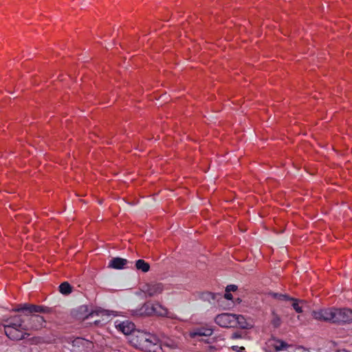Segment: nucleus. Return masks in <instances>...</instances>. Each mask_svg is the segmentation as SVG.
I'll use <instances>...</instances> for the list:
<instances>
[{
  "label": "nucleus",
  "instance_id": "9",
  "mask_svg": "<svg viewBox=\"0 0 352 352\" xmlns=\"http://www.w3.org/2000/svg\"><path fill=\"white\" fill-rule=\"evenodd\" d=\"M213 329L211 326L206 324L200 327H195L189 333V336L191 338H196L200 336H210L213 333Z\"/></svg>",
  "mask_w": 352,
  "mask_h": 352
},
{
  "label": "nucleus",
  "instance_id": "20",
  "mask_svg": "<svg viewBox=\"0 0 352 352\" xmlns=\"http://www.w3.org/2000/svg\"><path fill=\"white\" fill-rule=\"evenodd\" d=\"M59 291L64 295H68L72 292V287L67 282H63L59 285Z\"/></svg>",
  "mask_w": 352,
  "mask_h": 352
},
{
  "label": "nucleus",
  "instance_id": "29",
  "mask_svg": "<svg viewBox=\"0 0 352 352\" xmlns=\"http://www.w3.org/2000/svg\"><path fill=\"white\" fill-rule=\"evenodd\" d=\"M93 314H94V312H91V313L87 314L84 318H88L89 316L93 315Z\"/></svg>",
  "mask_w": 352,
  "mask_h": 352
},
{
  "label": "nucleus",
  "instance_id": "6",
  "mask_svg": "<svg viewBox=\"0 0 352 352\" xmlns=\"http://www.w3.org/2000/svg\"><path fill=\"white\" fill-rule=\"evenodd\" d=\"M214 322L223 328H233L236 324L234 314L230 313L218 314L214 318Z\"/></svg>",
  "mask_w": 352,
  "mask_h": 352
},
{
  "label": "nucleus",
  "instance_id": "14",
  "mask_svg": "<svg viewBox=\"0 0 352 352\" xmlns=\"http://www.w3.org/2000/svg\"><path fill=\"white\" fill-rule=\"evenodd\" d=\"M128 263V261L125 258L116 257L113 258L109 264V267L116 269L122 270L124 268V266Z\"/></svg>",
  "mask_w": 352,
  "mask_h": 352
},
{
  "label": "nucleus",
  "instance_id": "3",
  "mask_svg": "<svg viewBox=\"0 0 352 352\" xmlns=\"http://www.w3.org/2000/svg\"><path fill=\"white\" fill-rule=\"evenodd\" d=\"M148 338H153V334L144 331L137 329L133 331L132 336L130 337V344L136 349H140Z\"/></svg>",
  "mask_w": 352,
  "mask_h": 352
},
{
  "label": "nucleus",
  "instance_id": "25",
  "mask_svg": "<svg viewBox=\"0 0 352 352\" xmlns=\"http://www.w3.org/2000/svg\"><path fill=\"white\" fill-rule=\"evenodd\" d=\"M232 349L233 351L236 352H242L243 351H245V348L243 346H233Z\"/></svg>",
  "mask_w": 352,
  "mask_h": 352
},
{
  "label": "nucleus",
  "instance_id": "11",
  "mask_svg": "<svg viewBox=\"0 0 352 352\" xmlns=\"http://www.w3.org/2000/svg\"><path fill=\"white\" fill-rule=\"evenodd\" d=\"M6 325H10L15 327H21V329H28L26 325L24 324V319L23 317L21 315L14 316L7 318L6 320Z\"/></svg>",
  "mask_w": 352,
  "mask_h": 352
},
{
  "label": "nucleus",
  "instance_id": "18",
  "mask_svg": "<svg viewBox=\"0 0 352 352\" xmlns=\"http://www.w3.org/2000/svg\"><path fill=\"white\" fill-rule=\"evenodd\" d=\"M135 267L138 270L147 272L150 270V265L143 259H139L135 263Z\"/></svg>",
  "mask_w": 352,
  "mask_h": 352
},
{
  "label": "nucleus",
  "instance_id": "10",
  "mask_svg": "<svg viewBox=\"0 0 352 352\" xmlns=\"http://www.w3.org/2000/svg\"><path fill=\"white\" fill-rule=\"evenodd\" d=\"M116 327L118 331H121L124 335H130L131 336H132L133 331L137 330L135 329L134 323L129 320L120 322L118 324H116Z\"/></svg>",
  "mask_w": 352,
  "mask_h": 352
},
{
  "label": "nucleus",
  "instance_id": "28",
  "mask_svg": "<svg viewBox=\"0 0 352 352\" xmlns=\"http://www.w3.org/2000/svg\"><path fill=\"white\" fill-rule=\"evenodd\" d=\"M80 310H83L85 311H87V306H82L80 308Z\"/></svg>",
  "mask_w": 352,
  "mask_h": 352
},
{
  "label": "nucleus",
  "instance_id": "1",
  "mask_svg": "<svg viewBox=\"0 0 352 352\" xmlns=\"http://www.w3.org/2000/svg\"><path fill=\"white\" fill-rule=\"evenodd\" d=\"M16 312H23L28 314H33L35 313L41 314H51L53 311V309L44 305H37L30 303L20 304L18 305L16 308L13 309Z\"/></svg>",
  "mask_w": 352,
  "mask_h": 352
},
{
  "label": "nucleus",
  "instance_id": "26",
  "mask_svg": "<svg viewBox=\"0 0 352 352\" xmlns=\"http://www.w3.org/2000/svg\"><path fill=\"white\" fill-rule=\"evenodd\" d=\"M231 338L232 339L241 338V335L239 332H234V333H233L232 334Z\"/></svg>",
  "mask_w": 352,
  "mask_h": 352
},
{
  "label": "nucleus",
  "instance_id": "12",
  "mask_svg": "<svg viewBox=\"0 0 352 352\" xmlns=\"http://www.w3.org/2000/svg\"><path fill=\"white\" fill-rule=\"evenodd\" d=\"M267 345L269 347H272L276 352L286 349L289 346L287 342L274 338L268 340Z\"/></svg>",
  "mask_w": 352,
  "mask_h": 352
},
{
  "label": "nucleus",
  "instance_id": "15",
  "mask_svg": "<svg viewBox=\"0 0 352 352\" xmlns=\"http://www.w3.org/2000/svg\"><path fill=\"white\" fill-rule=\"evenodd\" d=\"M30 320L33 323L30 327L34 329L42 328L44 323L45 322V320L43 316L36 314L31 316Z\"/></svg>",
  "mask_w": 352,
  "mask_h": 352
},
{
  "label": "nucleus",
  "instance_id": "30",
  "mask_svg": "<svg viewBox=\"0 0 352 352\" xmlns=\"http://www.w3.org/2000/svg\"><path fill=\"white\" fill-rule=\"evenodd\" d=\"M100 322V320H96L94 322V323L96 324V325H98V324Z\"/></svg>",
  "mask_w": 352,
  "mask_h": 352
},
{
  "label": "nucleus",
  "instance_id": "23",
  "mask_svg": "<svg viewBox=\"0 0 352 352\" xmlns=\"http://www.w3.org/2000/svg\"><path fill=\"white\" fill-rule=\"evenodd\" d=\"M85 342V339H82L81 338H76V339H74L72 341V346H73V347H76V346L79 347L80 346H84Z\"/></svg>",
  "mask_w": 352,
  "mask_h": 352
},
{
  "label": "nucleus",
  "instance_id": "5",
  "mask_svg": "<svg viewBox=\"0 0 352 352\" xmlns=\"http://www.w3.org/2000/svg\"><path fill=\"white\" fill-rule=\"evenodd\" d=\"M140 348L144 352H163L161 343L158 338L153 334V338H148Z\"/></svg>",
  "mask_w": 352,
  "mask_h": 352
},
{
  "label": "nucleus",
  "instance_id": "17",
  "mask_svg": "<svg viewBox=\"0 0 352 352\" xmlns=\"http://www.w3.org/2000/svg\"><path fill=\"white\" fill-rule=\"evenodd\" d=\"M154 309H155L154 315H156L158 316L166 317V316H167V315L168 314V310L159 303L154 304Z\"/></svg>",
  "mask_w": 352,
  "mask_h": 352
},
{
  "label": "nucleus",
  "instance_id": "4",
  "mask_svg": "<svg viewBox=\"0 0 352 352\" xmlns=\"http://www.w3.org/2000/svg\"><path fill=\"white\" fill-rule=\"evenodd\" d=\"M311 316L317 320L333 323L334 307L314 310L311 312Z\"/></svg>",
  "mask_w": 352,
  "mask_h": 352
},
{
  "label": "nucleus",
  "instance_id": "27",
  "mask_svg": "<svg viewBox=\"0 0 352 352\" xmlns=\"http://www.w3.org/2000/svg\"><path fill=\"white\" fill-rule=\"evenodd\" d=\"M232 295L230 292H226V293L224 294V298L227 300H232Z\"/></svg>",
  "mask_w": 352,
  "mask_h": 352
},
{
  "label": "nucleus",
  "instance_id": "2",
  "mask_svg": "<svg viewBox=\"0 0 352 352\" xmlns=\"http://www.w3.org/2000/svg\"><path fill=\"white\" fill-rule=\"evenodd\" d=\"M352 322V309L349 308H335L333 323L338 324H350Z\"/></svg>",
  "mask_w": 352,
  "mask_h": 352
},
{
  "label": "nucleus",
  "instance_id": "8",
  "mask_svg": "<svg viewBox=\"0 0 352 352\" xmlns=\"http://www.w3.org/2000/svg\"><path fill=\"white\" fill-rule=\"evenodd\" d=\"M6 335L10 340H20L25 338L27 334L25 331L28 329H21V327H15L10 325L3 324Z\"/></svg>",
  "mask_w": 352,
  "mask_h": 352
},
{
  "label": "nucleus",
  "instance_id": "24",
  "mask_svg": "<svg viewBox=\"0 0 352 352\" xmlns=\"http://www.w3.org/2000/svg\"><path fill=\"white\" fill-rule=\"evenodd\" d=\"M238 289L237 286L235 285H229L226 288V292H235Z\"/></svg>",
  "mask_w": 352,
  "mask_h": 352
},
{
  "label": "nucleus",
  "instance_id": "22",
  "mask_svg": "<svg viewBox=\"0 0 352 352\" xmlns=\"http://www.w3.org/2000/svg\"><path fill=\"white\" fill-rule=\"evenodd\" d=\"M289 301H292V307L296 312L300 314L302 312V307L299 305L300 302H302V300H300L297 298H293V300H290Z\"/></svg>",
  "mask_w": 352,
  "mask_h": 352
},
{
  "label": "nucleus",
  "instance_id": "19",
  "mask_svg": "<svg viewBox=\"0 0 352 352\" xmlns=\"http://www.w3.org/2000/svg\"><path fill=\"white\" fill-rule=\"evenodd\" d=\"M269 296L272 298L280 300V301H289L290 300H293V297L289 296L287 294H283L276 292H270Z\"/></svg>",
  "mask_w": 352,
  "mask_h": 352
},
{
  "label": "nucleus",
  "instance_id": "21",
  "mask_svg": "<svg viewBox=\"0 0 352 352\" xmlns=\"http://www.w3.org/2000/svg\"><path fill=\"white\" fill-rule=\"evenodd\" d=\"M272 318L271 320V324L274 328H278L280 327L282 324V320L280 317L274 311L272 312Z\"/></svg>",
  "mask_w": 352,
  "mask_h": 352
},
{
  "label": "nucleus",
  "instance_id": "13",
  "mask_svg": "<svg viewBox=\"0 0 352 352\" xmlns=\"http://www.w3.org/2000/svg\"><path fill=\"white\" fill-rule=\"evenodd\" d=\"M235 325L233 328H241L243 329H250L252 325L247 321L245 317L242 315L234 314Z\"/></svg>",
  "mask_w": 352,
  "mask_h": 352
},
{
  "label": "nucleus",
  "instance_id": "31",
  "mask_svg": "<svg viewBox=\"0 0 352 352\" xmlns=\"http://www.w3.org/2000/svg\"><path fill=\"white\" fill-rule=\"evenodd\" d=\"M210 294L212 295V298L214 299V294L212 293Z\"/></svg>",
  "mask_w": 352,
  "mask_h": 352
},
{
  "label": "nucleus",
  "instance_id": "7",
  "mask_svg": "<svg viewBox=\"0 0 352 352\" xmlns=\"http://www.w3.org/2000/svg\"><path fill=\"white\" fill-rule=\"evenodd\" d=\"M142 292L148 297H154L162 293L164 285L162 283H148L142 286Z\"/></svg>",
  "mask_w": 352,
  "mask_h": 352
},
{
  "label": "nucleus",
  "instance_id": "16",
  "mask_svg": "<svg viewBox=\"0 0 352 352\" xmlns=\"http://www.w3.org/2000/svg\"><path fill=\"white\" fill-rule=\"evenodd\" d=\"M155 314L154 304L149 302L144 303L139 309V314L143 316H150Z\"/></svg>",
  "mask_w": 352,
  "mask_h": 352
}]
</instances>
